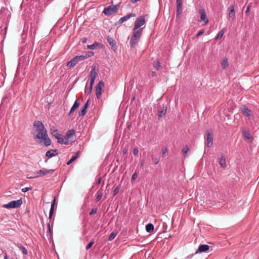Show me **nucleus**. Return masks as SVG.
<instances>
[{
  "instance_id": "f257e3e1",
  "label": "nucleus",
  "mask_w": 259,
  "mask_h": 259,
  "mask_svg": "<svg viewBox=\"0 0 259 259\" xmlns=\"http://www.w3.org/2000/svg\"><path fill=\"white\" fill-rule=\"evenodd\" d=\"M34 130L37 132L34 139L39 140V143L44 142L45 146L51 145V141L47 134V131L42 123L38 120L34 121L33 123Z\"/></svg>"
},
{
  "instance_id": "f03ea898",
  "label": "nucleus",
  "mask_w": 259,
  "mask_h": 259,
  "mask_svg": "<svg viewBox=\"0 0 259 259\" xmlns=\"http://www.w3.org/2000/svg\"><path fill=\"white\" fill-rule=\"evenodd\" d=\"M143 31V28H140L137 30H133L130 41V46L131 48L135 47L138 43L140 39Z\"/></svg>"
},
{
  "instance_id": "7ed1b4c3",
  "label": "nucleus",
  "mask_w": 259,
  "mask_h": 259,
  "mask_svg": "<svg viewBox=\"0 0 259 259\" xmlns=\"http://www.w3.org/2000/svg\"><path fill=\"white\" fill-rule=\"evenodd\" d=\"M119 8V5L112 6H107L104 9L103 13H104L105 15L109 16L113 13H116Z\"/></svg>"
},
{
  "instance_id": "20e7f679",
  "label": "nucleus",
  "mask_w": 259,
  "mask_h": 259,
  "mask_svg": "<svg viewBox=\"0 0 259 259\" xmlns=\"http://www.w3.org/2000/svg\"><path fill=\"white\" fill-rule=\"evenodd\" d=\"M22 204V200L20 199L17 200L12 201L7 204H4L3 206L7 208H16L19 207Z\"/></svg>"
},
{
  "instance_id": "39448f33",
  "label": "nucleus",
  "mask_w": 259,
  "mask_h": 259,
  "mask_svg": "<svg viewBox=\"0 0 259 259\" xmlns=\"http://www.w3.org/2000/svg\"><path fill=\"white\" fill-rule=\"evenodd\" d=\"M145 23V19L144 16H141L138 17L135 22L133 30H137L139 28L143 25Z\"/></svg>"
},
{
  "instance_id": "423d86ee",
  "label": "nucleus",
  "mask_w": 259,
  "mask_h": 259,
  "mask_svg": "<svg viewBox=\"0 0 259 259\" xmlns=\"http://www.w3.org/2000/svg\"><path fill=\"white\" fill-rule=\"evenodd\" d=\"M104 87V83L100 80L96 87V95L97 98H100L102 94V88Z\"/></svg>"
},
{
  "instance_id": "0eeeda50",
  "label": "nucleus",
  "mask_w": 259,
  "mask_h": 259,
  "mask_svg": "<svg viewBox=\"0 0 259 259\" xmlns=\"http://www.w3.org/2000/svg\"><path fill=\"white\" fill-rule=\"evenodd\" d=\"M199 13L200 14V18L199 20V22L204 21L205 25H206L208 23V19L206 16L205 10L203 8L199 9Z\"/></svg>"
},
{
  "instance_id": "6e6552de",
  "label": "nucleus",
  "mask_w": 259,
  "mask_h": 259,
  "mask_svg": "<svg viewBox=\"0 0 259 259\" xmlns=\"http://www.w3.org/2000/svg\"><path fill=\"white\" fill-rule=\"evenodd\" d=\"M240 110L244 116L249 118L251 116V111L249 110L247 107L245 105H243L241 107Z\"/></svg>"
},
{
  "instance_id": "1a4fd4ad",
  "label": "nucleus",
  "mask_w": 259,
  "mask_h": 259,
  "mask_svg": "<svg viewBox=\"0 0 259 259\" xmlns=\"http://www.w3.org/2000/svg\"><path fill=\"white\" fill-rule=\"evenodd\" d=\"M207 139H206V145L207 147H210L212 145L213 142V134L210 133L208 131L206 132Z\"/></svg>"
},
{
  "instance_id": "9d476101",
  "label": "nucleus",
  "mask_w": 259,
  "mask_h": 259,
  "mask_svg": "<svg viewBox=\"0 0 259 259\" xmlns=\"http://www.w3.org/2000/svg\"><path fill=\"white\" fill-rule=\"evenodd\" d=\"M136 16V14L135 13H130L129 14H127L124 17H121L117 22V23L118 24H121L123 23L124 21L128 20L131 17H134Z\"/></svg>"
},
{
  "instance_id": "9b49d317",
  "label": "nucleus",
  "mask_w": 259,
  "mask_h": 259,
  "mask_svg": "<svg viewBox=\"0 0 259 259\" xmlns=\"http://www.w3.org/2000/svg\"><path fill=\"white\" fill-rule=\"evenodd\" d=\"M177 17L182 13L183 8H182V0H177Z\"/></svg>"
},
{
  "instance_id": "f8f14e48",
  "label": "nucleus",
  "mask_w": 259,
  "mask_h": 259,
  "mask_svg": "<svg viewBox=\"0 0 259 259\" xmlns=\"http://www.w3.org/2000/svg\"><path fill=\"white\" fill-rule=\"evenodd\" d=\"M55 170L54 169H47L46 168H44L42 169H40L37 171L36 172L37 174L39 175L40 176H46L48 174H52L54 172Z\"/></svg>"
},
{
  "instance_id": "ddd939ff",
  "label": "nucleus",
  "mask_w": 259,
  "mask_h": 259,
  "mask_svg": "<svg viewBox=\"0 0 259 259\" xmlns=\"http://www.w3.org/2000/svg\"><path fill=\"white\" fill-rule=\"evenodd\" d=\"M228 11L229 12V18L234 19L235 17L234 6L233 5H230L228 8Z\"/></svg>"
},
{
  "instance_id": "4468645a",
  "label": "nucleus",
  "mask_w": 259,
  "mask_h": 259,
  "mask_svg": "<svg viewBox=\"0 0 259 259\" xmlns=\"http://www.w3.org/2000/svg\"><path fill=\"white\" fill-rule=\"evenodd\" d=\"M57 140H58V142L61 144L68 145L73 142V141H71V142H70V141H68L67 140V139L66 138V136L62 137V136L61 135V136L58 138Z\"/></svg>"
},
{
  "instance_id": "2eb2a0df",
  "label": "nucleus",
  "mask_w": 259,
  "mask_h": 259,
  "mask_svg": "<svg viewBox=\"0 0 259 259\" xmlns=\"http://www.w3.org/2000/svg\"><path fill=\"white\" fill-rule=\"evenodd\" d=\"M209 248V246L206 244H202L200 245L198 248L197 249V251H196L195 253H198L199 252H206L207 251Z\"/></svg>"
},
{
  "instance_id": "dca6fc26",
  "label": "nucleus",
  "mask_w": 259,
  "mask_h": 259,
  "mask_svg": "<svg viewBox=\"0 0 259 259\" xmlns=\"http://www.w3.org/2000/svg\"><path fill=\"white\" fill-rule=\"evenodd\" d=\"M167 111V106L165 105H163L162 109L161 110H160L158 112V119H160L163 116H164L166 113Z\"/></svg>"
},
{
  "instance_id": "f3484780",
  "label": "nucleus",
  "mask_w": 259,
  "mask_h": 259,
  "mask_svg": "<svg viewBox=\"0 0 259 259\" xmlns=\"http://www.w3.org/2000/svg\"><path fill=\"white\" fill-rule=\"evenodd\" d=\"M89 102L90 101L89 100H88L87 102L85 103V104L83 105L80 111L79 112V116H83L86 113L87 109L89 106Z\"/></svg>"
},
{
  "instance_id": "a211bd4d",
  "label": "nucleus",
  "mask_w": 259,
  "mask_h": 259,
  "mask_svg": "<svg viewBox=\"0 0 259 259\" xmlns=\"http://www.w3.org/2000/svg\"><path fill=\"white\" fill-rule=\"evenodd\" d=\"M58 154V150H50L46 153V156L49 158H51Z\"/></svg>"
},
{
  "instance_id": "6ab92c4d",
  "label": "nucleus",
  "mask_w": 259,
  "mask_h": 259,
  "mask_svg": "<svg viewBox=\"0 0 259 259\" xmlns=\"http://www.w3.org/2000/svg\"><path fill=\"white\" fill-rule=\"evenodd\" d=\"M107 42L109 44V45L111 46L112 48L115 50L117 48V46H116V42L114 39L109 36H108L107 38Z\"/></svg>"
},
{
  "instance_id": "aec40b11",
  "label": "nucleus",
  "mask_w": 259,
  "mask_h": 259,
  "mask_svg": "<svg viewBox=\"0 0 259 259\" xmlns=\"http://www.w3.org/2000/svg\"><path fill=\"white\" fill-rule=\"evenodd\" d=\"M78 62L77 58H76V57H74L67 63V66L69 67H72L76 65Z\"/></svg>"
},
{
  "instance_id": "412c9836",
  "label": "nucleus",
  "mask_w": 259,
  "mask_h": 259,
  "mask_svg": "<svg viewBox=\"0 0 259 259\" xmlns=\"http://www.w3.org/2000/svg\"><path fill=\"white\" fill-rule=\"evenodd\" d=\"M79 106V102L78 100H76L72 106L69 115H70Z\"/></svg>"
},
{
  "instance_id": "4be33fe9",
  "label": "nucleus",
  "mask_w": 259,
  "mask_h": 259,
  "mask_svg": "<svg viewBox=\"0 0 259 259\" xmlns=\"http://www.w3.org/2000/svg\"><path fill=\"white\" fill-rule=\"evenodd\" d=\"M242 135L243 137L246 140H252V138L250 136V133L248 130H244L242 131Z\"/></svg>"
},
{
  "instance_id": "5701e85b",
  "label": "nucleus",
  "mask_w": 259,
  "mask_h": 259,
  "mask_svg": "<svg viewBox=\"0 0 259 259\" xmlns=\"http://www.w3.org/2000/svg\"><path fill=\"white\" fill-rule=\"evenodd\" d=\"M102 46V45H101V44L97 42H95L92 45H88L87 47L88 49H89L90 50H95V49H97V48H100Z\"/></svg>"
},
{
  "instance_id": "b1692460",
  "label": "nucleus",
  "mask_w": 259,
  "mask_h": 259,
  "mask_svg": "<svg viewBox=\"0 0 259 259\" xmlns=\"http://www.w3.org/2000/svg\"><path fill=\"white\" fill-rule=\"evenodd\" d=\"M97 72H96V66H92V69L90 71V77L91 79H96V76H97Z\"/></svg>"
},
{
  "instance_id": "393cba45",
  "label": "nucleus",
  "mask_w": 259,
  "mask_h": 259,
  "mask_svg": "<svg viewBox=\"0 0 259 259\" xmlns=\"http://www.w3.org/2000/svg\"><path fill=\"white\" fill-rule=\"evenodd\" d=\"M219 163L222 167L225 168L226 167V159L224 155H221L220 158Z\"/></svg>"
},
{
  "instance_id": "a878e982",
  "label": "nucleus",
  "mask_w": 259,
  "mask_h": 259,
  "mask_svg": "<svg viewBox=\"0 0 259 259\" xmlns=\"http://www.w3.org/2000/svg\"><path fill=\"white\" fill-rule=\"evenodd\" d=\"M75 131L74 130H69L67 133H66V138L67 139V140L68 141H70V139L71 138V137H72L74 134H75Z\"/></svg>"
},
{
  "instance_id": "bb28decb",
  "label": "nucleus",
  "mask_w": 259,
  "mask_h": 259,
  "mask_svg": "<svg viewBox=\"0 0 259 259\" xmlns=\"http://www.w3.org/2000/svg\"><path fill=\"white\" fill-rule=\"evenodd\" d=\"M16 246L22 251L23 253L27 255L28 253L27 250L25 247H24L21 243H17Z\"/></svg>"
},
{
  "instance_id": "cd10ccee",
  "label": "nucleus",
  "mask_w": 259,
  "mask_h": 259,
  "mask_svg": "<svg viewBox=\"0 0 259 259\" xmlns=\"http://www.w3.org/2000/svg\"><path fill=\"white\" fill-rule=\"evenodd\" d=\"M154 226L152 224L149 223L146 226V230L148 233H151L154 230Z\"/></svg>"
},
{
  "instance_id": "c85d7f7f",
  "label": "nucleus",
  "mask_w": 259,
  "mask_h": 259,
  "mask_svg": "<svg viewBox=\"0 0 259 259\" xmlns=\"http://www.w3.org/2000/svg\"><path fill=\"white\" fill-rule=\"evenodd\" d=\"M76 58H77L78 62L80 61H82L88 57H90V55H80V56H76Z\"/></svg>"
},
{
  "instance_id": "c756f323",
  "label": "nucleus",
  "mask_w": 259,
  "mask_h": 259,
  "mask_svg": "<svg viewBox=\"0 0 259 259\" xmlns=\"http://www.w3.org/2000/svg\"><path fill=\"white\" fill-rule=\"evenodd\" d=\"M228 65L227 58H224L221 62V66L223 69H225Z\"/></svg>"
},
{
  "instance_id": "7c9ffc66",
  "label": "nucleus",
  "mask_w": 259,
  "mask_h": 259,
  "mask_svg": "<svg viewBox=\"0 0 259 259\" xmlns=\"http://www.w3.org/2000/svg\"><path fill=\"white\" fill-rule=\"evenodd\" d=\"M153 66L156 69H159L161 67V63L159 61H155L153 62Z\"/></svg>"
},
{
  "instance_id": "2f4dec72",
  "label": "nucleus",
  "mask_w": 259,
  "mask_h": 259,
  "mask_svg": "<svg viewBox=\"0 0 259 259\" xmlns=\"http://www.w3.org/2000/svg\"><path fill=\"white\" fill-rule=\"evenodd\" d=\"M101 190H99L98 192H97V197H96V201L98 202L99 201H100L102 196H103V193L102 192L100 191Z\"/></svg>"
},
{
  "instance_id": "473e14b6",
  "label": "nucleus",
  "mask_w": 259,
  "mask_h": 259,
  "mask_svg": "<svg viewBox=\"0 0 259 259\" xmlns=\"http://www.w3.org/2000/svg\"><path fill=\"white\" fill-rule=\"evenodd\" d=\"M52 133L53 136L55 137L57 139H58V138L61 136V134L58 133L57 130H53Z\"/></svg>"
},
{
  "instance_id": "72a5a7b5",
  "label": "nucleus",
  "mask_w": 259,
  "mask_h": 259,
  "mask_svg": "<svg viewBox=\"0 0 259 259\" xmlns=\"http://www.w3.org/2000/svg\"><path fill=\"white\" fill-rule=\"evenodd\" d=\"M116 235H117V233H116V232H114V231H113V232H112L110 234V236H109V238H108V240L109 241H111V240H113V239L116 237Z\"/></svg>"
},
{
  "instance_id": "f704fd0d",
  "label": "nucleus",
  "mask_w": 259,
  "mask_h": 259,
  "mask_svg": "<svg viewBox=\"0 0 259 259\" xmlns=\"http://www.w3.org/2000/svg\"><path fill=\"white\" fill-rule=\"evenodd\" d=\"M47 226H48L47 233L49 232L50 233V236L51 237V236H52L53 230H52V228L51 227L50 223H47Z\"/></svg>"
},
{
  "instance_id": "c9c22d12",
  "label": "nucleus",
  "mask_w": 259,
  "mask_h": 259,
  "mask_svg": "<svg viewBox=\"0 0 259 259\" xmlns=\"http://www.w3.org/2000/svg\"><path fill=\"white\" fill-rule=\"evenodd\" d=\"M224 33V32L223 30H220V31H219L216 36L215 39H219L221 38L223 36Z\"/></svg>"
},
{
  "instance_id": "e433bc0d",
  "label": "nucleus",
  "mask_w": 259,
  "mask_h": 259,
  "mask_svg": "<svg viewBox=\"0 0 259 259\" xmlns=\"http://www.w3.org/2000/svg\"><path fill=\"white\" fill-rule=\"evenodd\" d=\"M189 151V148L188 146H186L185 148L182 149V152L184 155L186 156L187 152Z\"/></svg>"
},
{
  "instance_id": "4c0bfd02",
  "label": "nucleus",
  "mask_w": 259,
  "mask_h": 259,
  "mask_svg": "<svg viewBox=\"0 0 259 259\" xmlns=\"http://www.w3.org/2000/svg\"><path fill=\"white\" fill-rule=\"evenodd\" d=\"M162 156L165 157L168 153V150L166 148H163L162 150Z\"/></svg>"
},
{
  "instance_id": "58836bf2",
  "label": "nucleus",
  "mask_w": 259,
  "mask_h": 259,
  "mask_svg": "<svg viewBox=\"0 0 259 259\" xmlns=\"http://www.w3.org/2000/svg\"><path fill=\"white\" fill-rule=\"evenodd\" d=\"M94 243V241L93 240L91 241L87 246L85 247L86 250H89L91 247L93 246V245Z\"/></svg>"
},
{
  "instance_id": "ea45409f",
  "label": "nucleus",
  "mask_w": 259,
  "mask_h": 259,
  "mask_svg": "<svg viewBox=\"0 0 259 259\" xmlns=\"http://www.w3.org/2000/svg\"><path fill=\"white\" fill-rule=\"evenodd\" d=\"M56 205V199L55 198L54 199L53 202H52L51 207L50 210H54L55 206Z\"/></svg>"
},
{
  "instance_id": "a19ab883",
  "label": "nucleus",
  "mask_w": 259,
  "mask_h": 259,
  "mask_svg": "<svg viewBox=\"0 0 259 259\" xmlns=\"http://www.w3.org/2000/svg\"><path fill=\"white\" fill-rule=\"evenodd\" d=\"M97 211V208H93L92 209L91 211L90 212V215H92L93 214H95Z\"/></svg>"
},
{
  "instance_id": "79ce46f5",
  "label": "nucleus",
  "mask_w": 259,
  "mask_h": 259,
  "mask_svg": "<svg viewBox=\"0 0 259 259\" xmlns=\"http://www.w3.org/2000/svg\"><path fill=\"white\" fill-rule=\"evenodd\" d=\"M137 177H138L137 173L136 172L134 173L132 175V179H131L132 182H133L134 181H135L137 178Z\"/></svg>"
},
{
  "instance_id": "37998d69",
  "label": "nucleus",
  "mask_w": 259,
  "mask_h": 259,
  "mask_svg": "<svg viewBox=\"0 0 259 259\" xmlns=\"http://www.w3.org/2000/svg\"><path fill=\"white\" fill-rule=\"evenodd\" d=\"M76 159H75V157H73L72 156V157H71V158L67 162V165H69L73 161H74V160H75Z\"/></svg>"
},
{
  "instance_id": "c03bdc74",
  "label": "nucleus",
  "mask_w": 259,
  "mask_h": 259,
  "mask_svg": "<svg viewBox=\"0 0 259 259\" xmlns=\"http://www.w3.org/2000/svg\"><path fill=\"white\" fill-rule=\"evenodd\" d=\"M119 187L117 186L113 191V196H115L119 192Z\"/></svg>"
},
{
  "instance_id": "a18cd8bd",
  "label": "nucleus",
  "mask_w": 259,
  "mask_h": 259,
  "mask_svg": "<svg viewBox=\"0 0 259 259\" xmlns=\"http://www.w3.org/2000/svg\"><path fill=\"white\" fill-rule=\"evenodd\" d=\"M31 189V187H25V188H22L21 189V191L22 192L25 193Z\"/></svg>"
},
{
  "instance_id": "49530a36",
  "label": "nucleus",
  "mask_w": 259,
  "mask_h": 259,
  "mask_svg": "<svg viewBox=\"0 0 259 259\" xmlns=\"http://www.w3.org/2000/svg\"><path fill=\"white\" fill-rule=\"evenodd\" d=\"M139 150L137 148H135L133 150V154L135 156H137L138 154Z\"/></svg>"
},
{
  "instance_id": "de8ad7c7",
  "label": "nucleus",
  "mask_w": 259,
  "mask_h": 259,
  "mask_svg": "<svg viewBox=\"0 0 259 259\" xmlns=\"http://www.w3.org/2000/svg\"><path fill=\"white\" fill-rule=\"evenodd\" d=\"M160 160V158L159 157H158V158H156L154 159L153 160V162L155 164H158V163L159 162Z\"/></svg>"
},
{
  "instance_id": "09e8293b",
  "label": "nucleus",
  "mask_w": 259,
  "mask_h": 259,
  "mask_svg": "<svg viewBox=\"0 0 259 259\" xmlns=\"http://www.w3.org/2000/svg\"><path fill=\"white\" fill-rule=\"evenodd\" d=\"M204 32V30H202L201 31H200L197 34H196V37H198L201 35H202Z\"/></svg>"
},
{
  "instance_id": "8fccbe9b",
  "label": "nucleus",
  "mask_w": 259,
  "mask_h": 259,
  "mask_svg": "<svg viewBox=\"0 0 259 259\" xmlns=\"http://www.w3.org/2000/svg\"><path fill=\"white\" fill-rule=\"evenodd\" d=\"M80 155V151H77L76 154L73 155V157H75V159H76Z\"/></svg>"
},
{
  "instance_id": "3c124183",
  "label": "nucleus",
  "mask_w": 259,
  "mask_h": 259,
  "mask_svg": "<svg viewBox=\"0 0 259 259\" xmlns=\"http://www.w3.org/2000/svg\"><path fill=\"white\" fill-rule=\"evenodd\" d=\"M54 213V210H50L49 212V219L50 220L52 219V217L53 216Z\"/></svg>"
},
{
  "instance_id": "603ef678",
  "label": "nucleus",
  "mask_w": 259,
  "mask_h": 259,
  "mask_svg": "<svg viewBox=\"0 0 259 259\" xmlns=\"http://www.w3.org/2000/svg\"><path fill=\"white\" fill-rule=\"evenodd\" d=\"M250 5H248L246 8V10L245 11V14L248 15V13L249 12V10H250Z\"/></svg>"
},
{
  "instance_id": "864d4df0",
  "label": "nucleus",
  "mask_w": 259,
  "mask_h": 259,
  "mask_svg": "<svg viewBox=\"0 0 259 259\" xmlns=\"http://www.w3.org/2000/svg\"><path fill=\"white\" fill-rule=\"evenodd\" d=\"M101 181H102L101 177H100L99 178H98L96 181V185H99L101 183Z\"/></svg>"
},
{
  "instance_id": "5fc2aeb1",
  "label": "nucleus",
  "mask_w": 259,
  "mask_h": 259,
  "mask_svg": "<svg viewBox=\"0 0 259 259\" xmlns=\"http://www.w3.org/2000/svg\"><path fill=\"white\" fill-rule=\"evenodd\" d=\"M95 80V79H93V78L91 79L90 85L91 87L93 85V84L94 83Z\"/></svg>"
},
{
  "instance_id": "6e6d98bb",
  "label": "nucleus",
  "mask_w": 259,
  "mask_h": 259,
  "mask_svg": "<svg viewBox=\"0 0 259 259\" xmlns=\"http://www.w3.org/2000/svg\"><path fill=\"white\" fill-rule=\"evenodd\" d=\"M92 89H93V86H92V88H91V86L90 85V87L89 88V91H88V94H90L91 93L92 91Z\"/></svg>"
},
{
  "instance_id": "4d7b16f0",
  "label": "nucleus",
  "mask_w": 259,
  "mask_h": 259,
  "mask_svg": "<svg viewBox=\"0 0 259 259\" xmlns=\"http://www.w3.org/2000/svg\"><path fill=\"white\" fill-rule=\"evenodd\" d=\"M194 255V254H191L189 255H188L185 259H191Z\"/></svg>"
},
{
  "instance_id": "13d9d810",
  "label": "nucleus",
  "mask_w": 259,
  "mask_h": 259,
  "mask_svg": "<svg viewBox=\"0 0 259 259\" xmlns=\"http://www.w3.org/2000/svg\"><path fill=\"white\" fill-rule=\"evenodd\" d=\"M157 74L156 73L155 71H152L151 72V76L152 77L156 76Z\"/></svg>"
},
{
  "instance_id": "bf43d9fd",
  "label": "nucleus",
  "mask_w": 259,
  "mask_h": 259,
  "mask_svg": "<svg viewBox=\"0 0 259 259\" xmlns=\"http://www.w3.org/2000/svg\"><path fill=\"white\" fill-rule=\"evenodd\" d=\"M87 41V38L86 37H83L82 38V42L83 43H85Z\"/></svg>"
},
{
  "instance_id": "052dcab7",
  "label": "nucleus",
  "mask_w": 259,
  "mask_h": 259,
  "mask_svg": "<svg viewBox=\"0 0 259 259\" xmlns=\"http://www.w3.org/2000/svg\"><path fill=\"white\" fill-rule=\"evenodd\" d=\"M144 163V160H141L140 161V166H141V167H142L143 166Z\"/></svg>"
},
{
  "instance_id": "680f3d73",
  "label": "nucleus",
  "mask_w": 259,
  "mask_h": 259,
  "mask_svg": "<svg viewBox=\"0 0 259 259\" xmlns=\"http://www.w3.org/2000/svg\"><path fill=\"white\" fill-rule=\"evenodd\" d=\"M37 176H35V177H30V176H27V178L28 179H33V178H37Z\"/></svg>"
},
{
  "instance_id": "e2e57ef3",
  "label": "nucleus",
  "mask_w": 259,
  "mask_h": 259,
  "mask_svg": "<svg viewBox=\"0 0 259 259\" xmlns=\"http://www.w3.org/2000/svg\"><path fill=\"white\" fill-rule=\"evenodd\" d=\"M93 54H94V53L93 52L91 51V52H89V55H90V56H91L92 55H93Z\"/></svg>"
},
{
  "instance_id": "0e129e2a",
  "label": "nucleus",
  "mask_w": 259,
  "mask_h": 259,
  "mask_svg": "<svg viewBox=\"0 0 259 259\" xmlns=\"http://www.w3.org/2000/svg\"><path fill=\"white\" fill-rule=\"evenodd\" d=\"M126 152H127L126 150H125V149H124L123 151V153L124 154L126 153Z\"/></svg>"
},
{
  "instance_id": "69168bd1",
  "label": "nucleus",
  "mask_w": 259,
  "mask_h": 259,
  "mask_svg": "<svg viewBox=\"0 0 259 259\" xmlns=\"http://www.w3.org/2000/svg\"><path fill=\"white\" fill-rule=\"evenodd\" d=\"M4 259H8L7 255L4 256Z\"/></svg>"
}]
</instances>
